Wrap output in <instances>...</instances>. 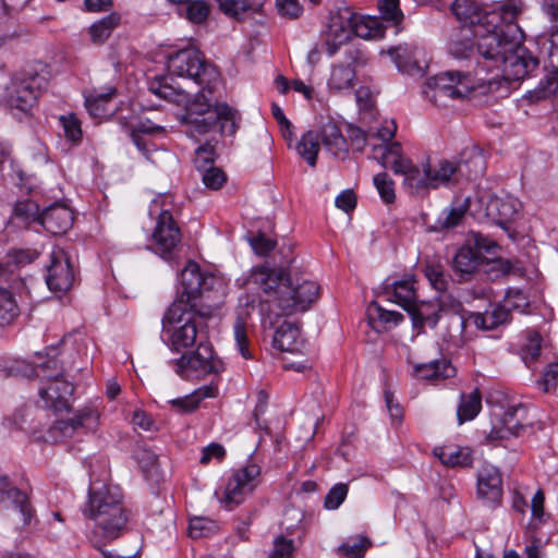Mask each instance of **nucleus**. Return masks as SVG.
Returning <instances> with one entry per match:
<instances>
[{
  "instance_id": "nucleus-14",
  "label": "nucleus",
  "mask_w": 558,
  "mask_h": 558,
  "mask_svg": "<svg viewBox=\"0 0 558 558\" xmlns=\"http://www.w3.org/2000/svg\"><path fill=\"white\" fill-rule=\"evenodd\" d=\"M352 37V10L343 8L329 17L325 38L326 51L329 57L338 52L339 48Z\"/></svg>"
},
{
  "instance_id": "nucleus-35",
  "label": "nucleus",
  "mask_w": 558,
  "mask_h": 558,
  "mask_svg": "<svg viewBox=\"0 0 558 558\" xmlns=\"http://www.w3.org/2000/svg\"><path fill=\"white\" fill-rule=\"evenodd\" d=\"M482 409V396L478 389H474L468 395H461V400L457 410L459 424L472 421Z\"/></svg>"
},
{
  "instance_id": "nucleus-40",
  "label": "nucleus",
  "mask_w": 558,
  "mask_h": 558,
  "mask_svg": "<svg viewBox=\"0 0 558 558\" xmlns=\"http://www.w3.org/2000/svg\"><path fill=\"white\" fill-rule=\"evenodd\" d=\"M165 129L160 125H156L150 121L141 122L132 132H131V138L134 143V145L137 147L140 151L143 153V155L149 159L148 153H149V142L146 141L144 135H150V134H157L162 133Z\"/></svg>"
},
{
  "instance_id": "nucleus-49",
  "label": "nucleus",
  "mask_w": 558,
  "mask_h": 558,
  "mask_svg": "<svg viewBox=\"0 0 558 558\" xmlns=\"http://www.w3.org/2000/svg\"><path fill=\"white\" fill-rule=\"evenodd\" d=\"M255 308L256 298L248 293L242 294L235 310L234 324L248 326Z\"/></svg>"
},
{
  "instance_id": "nucleus-37",
  "label": "nucleus",
  "mask_w": 558,
  "mask_h": 558,
  "mask_svg": "<svg viewBox=\"0 0 558 558\" xmlns=\"http://www.w3.org/2000/svg\"><path fill=\"white\" fill-rule=\"evenodd\" d=\"M320 138L324 146L335 156L347 150L345 138L342 136L340 129L332 122L324 124Z\"/></svg>"
},
{
  "instance_id": "nucleus-50",
  "label": "nucleus",
  "mask_w": 558,
  "mask_h": 558,
  "mask_svg": "<svg viewBox=\"0 0 558 558\" xmlns=\"http://www.w3.org/2000/svg\"><path fill=\"white\" fill-rule=\"evenodd\" d=\"M481 268H483L490 280H496L511 271V264L507 259L496 257L488 258L484 256V263Z\"/></svg>"
},
{
  "instance_id": "nucleus-42",
  "label": "nucleus",
  "mask_w": 558,
  "mask_h": 558,
  "mask_svg": "<svg viewBox=\"0 0 558 558\" xmlns=\"http://www.w3.org/2000/svg\"><path fill=\"white\" fill-rule=\"evenodd\" d=\"M470 317L465 318L460 313H453L448 317L447 337L456 345L463 344L468 337L465 335V328L470 322Z\"/></svg>"
},
{
  "instance_id": "nucleus-33",
  "label": "nucleus",
  "mask_w": 558,
  "mask_h": 558,
  "mask_svg": "<svg viewBox=\"0 0 558 558\" xmlns=\"http://www.w3.org/2000/svg\"><path fill=\"white\" fill-rule=\"evenodd\" d=\"M218 388L217 386L209 384L202 386L194 390L192 393L184 396L182 398L173 399L170 403L182 410L183 412L194 411L202 400L206 398H215L217 396Z\"/></svg>"
},
{
  "instance_id": "nucleus-19",
  "label": "nucleus",
  "mask_w": 558,
  "mask_h": 558,
  "mask_svg": "<svg viewBox=\"0 0 558 558\" xmlns=\"http://www.w3.org/2000/svg\"><path fill=\"white\" fill-rule=\"evenodd\" d=\"M272 345L281 352H302L305 343L295 323L283 322L276 328Z\"/></svg>"
},
{
  "instance_id": "nucleus-25",
  "label": "nucleus",
  "mask_w": 558,
  "mask_h": 558,
  "mask_svg": "<svg viewBox=\"0 0 558 558\" xmlns=\"http://www.w3.org/2000/svg\"><path fill=\"white\" fill-rule=\"evenodd\" d=\"M0 494L2 501H11L14 508L20 511L24 524H29L33 509L28 502L27 495L15 487H11L8 477L2 475H0Z\"/></svg>"
},
{
  "instance_id": "nucleus-5",
  "label": "nucleus",
  "mask_w": 558,
  "mask_h": 558,
  "mask_svg": "<svg viewBox=\"0 0 558 558\" xmlns=\"http://www.w3.org/2000/svg\"><path fill=\"white\" fill-rule=\"evenodd\" d=\"M493 69L500 70L494 62L484 60L477 63V68L472 75L461 71H445L428 78L423 88L425 97L438 107L448 106L450 100H462L470 96L477 85L490 83V80L480 77L482 72H488Z\"/></svg>"
},
{
  "instance_id": "nucleus-44",
  "label": "nucleus",
  "mask_w": 558,
  "mask_h": 558,
  "mask_svg": "<svg viewBox=\"0 0 558 558\" xmlns=\"http://www.w3.org/2000/svg\"><path fill=\"white\" fill-rule=\"evenodd\" d=\"M367 317L369 323L379 322L386 325H398L403 320V315L396 311H387L383 308L378 303L372 302L367 307Z\"/></svg>"
},
{
  "instance_id": "nucleus-8",
  "label": "nucleus",
  "mask_w": 558,
  "mask_h": 558,
  "mask_svg": "<svg viewBox=\"0 0 558 558\" xmlns=\"http://www.w3.org/2000/svg\"><path fill=\"white\" fill-rule=\"evenodd\" d=\"M47 71L26 69L15 73L5 87L4 101L11 113L19 120L32 114L37 98L48 86Z\"/></svg>"
},
{
  "instance_id": "nucleus-2",
  "label": "nucleus",
  "mask_w": 558,
  "mask_h": 558,
  "mask_svg": "<svg viewBox=\"0 0 558 558\" xmlns=\"http://www.w3.org/2000/svg\"><path fill=\"white\" fill-rule=\"evenodd\" d=\"M523 11L521 1H508L499 10L486 12L475 0H454L451 12L477 38V53L502 66L508 82L523 80L537 66V60L522 45L523 32L515 23Z\"/></svg>"
},
{
  "instance_id": "nucleus-20",
  "label": "nucleus",
  "mask_w": 558,
  "mask_h": 558,
  "mask_svg": "<svg viewBox=\"0 0 558 558\" xmlns=\"http://www.w3.org/2000/svg\"><path fill=\"white\" fill-rule=\"evenodd\" d=\"M429 171V185L433 190L440 186H448L458 181L462 173V163L448 159H440L435 163H427Z\"/></svg>"
},
{
  "instance_id": "nucleus-27",
  "label": "nucleus",
  "mask_w": 558,
  "mask_h": 558,
  "mask_svg": "<svg viewBox=\"0 0 558 558\" xmlns=\"http://www.w3.org/2000/svg\"><path fill=\"white\" fill-rule=\"evenodd\" d=\"M408 313L412 318L413 327L417 329V333L422 332L426 326L435 328L441 317V313L438 311L436 302H423L421 304L415 303Z\"/></svg>"
},
{
  "instance_id": "nucleus-51",
  "label": "nucleus",
  "mask_w": 558,
  "mask_h": 558,
  "mask_svg": "<svg viewBox=\"0 0 558 558\" xmlns=\"http://www.w3.org/2000/svg\"><path fill=\"white\" fill-rule=\"evenodd\" d=\"M373 182L383 202L392 204L396 199L392 179L386 172H381L374 177Z\"/></svg>"
},
{
  "instance_id": "nucleus-53",
  "label": "nucleus",
  "mask_w": 558,
  "mask_h": 558,
  "mask_svg": "<svg viewBox=\"0 0 558 558\" xmlns=\"http://www.w3.org/2000/svg\"><path fill=\"white\" fill-rule=\"evenodd\" d=\"M549 41L548 64L553 70L554 76L547 80V86L545 89H548V92H555L558 87V34L551 35Z\"/></svg>"
},
{
  "instance_id": "nucleus-46",
  "label": "nucleus",
  "mask_w": 558,
  "mask_h": 558,
  "mask_svg": "<svg viewBox=\"0 0 558 558\" xmlns=\"http://www.w3.org/2000/svg\"><path fill=\"white\" fill-rule=\"evenodd\" d=\"M19 307L11 291L0 288V325H8L17 316Z\"/></svg>"
},
{
  "instance_id": "nucleus-29",
  "label": "nucleus",
  "mask_w": 558,
  "mask_h": 558,
  "mask_svg": "<svg viewBox=\"0 0 558 558\" xmlns=\"http://www.w3.org/2000/svg\"><path fill=\"white\" fill-rule=\"evenodd\" d=\"M414 374L422 379L439 380L452 377L456 369L448 360L441 359L415 365Z\"/></svg>"
},
{
  "instance_id": "nucleus-22",
  "label": "nucleus",
  "mask_w": 558,
  "mask_h": 558,
  "mask_svg": "<svg viewBox=\"0 0 558 558\" xmlns=\"http://www.w3.org/2000/svg\"><path fill=\"white\" fill-rule=\"evenodd\" d=\"M520 208L518 199L506 196H490L486 204V216L499 225L507 223L513 220Z\"/></svg>"
},
{
  "instance_id": "nucleus-63",
  "label": "nucleus",
  "mask_w": 558,
  "mask_h": 558,
  "mask_svg": "<svg viewBox=\"0 0 558 558\" xmlns=\"http://www.w3.org/2000/svg\"><path fill=\"white\" fill-rule=\"evenodd\" d=\"M348 495V486L339 483L335 485L325 497V507L329 510H336L344 501Z\"/></svg>"
},
{
  "instance_id": "nucleus-30",
  "label": "nucleus",
  "mask_w": 558,
  "mask_h": 558,
  "mask_svg": "<svg viewBox=\"0 0 558 558\" xmlns=\"http://www.w3.org/2000/svg\"><path fill=\"white\" fill-rule=\"evenodd\" d=\"M120 23L121 16L117 12H112L97 20L87 29L90 43L94 45L105 44Z\"/></svg>"
},
{
  "instance_id": "nucleus-58",
  "label": "nucleus",
  "mask_w": 558,
  "mask_h": 558,
  "mask_svg": "<svg viewBox=\"0 0 558 558\" xmlns=\"http://www.w3.org/2000/svg\"><path fill=\"white\" fill-rule=\"evenodd\" d=\"M425 276L437 291H445L448 287V276L440 265H427Z\"/></svg>"
},
{
  "instance_id": "nucleus-18",
  "label": "nucleus",
  "mask_w": 558,
  "mask_h": 558,
  "mask_svg": "<svg viewBox=\"0 0 558 558\" xmlns=\"http://www.w3.org/2000/svg\"><path fill=\"white\" fill-rule=\"evenodd\" d=\"M501 496V475L498 469L490 464L483 465L477 474V497L487 504H496Z\"/></svg>"
},
{
  "instance_id": "nucleus-21",
  "label": "nucleus",
  "mask_w": 558,
  "mask_h": 558,
  "mask_svg": "<svg viewBox=\"0 0 558 558\" xmlns=\"http://www.w3.org/2000/svg\"><path fill=\"white\" fill-rule=\"evenodd\" d=\"M415 281L412 276H405L400 280L386 284L387 300L397 303L407 312L416 303Z\"/></svg>"
},
{
  "instance_id": "nucleus-64",
  "label": "nucleus",
  "mask_w": 558,
  "mask_h": 558,
  "mask_svg": "<svg viewBox=\"0 0 558 558\" xmlns=\"http://www.w3.org/2000/svg\"><path fill=\"white\" fill-rule=\"evenodd\" d=\"M294 544L292 539L278 536L274 541V549L269 554V558H292Z\"/></svg>"
},
{
  "instance_id": "nucleus-47",
  "label": "nucleus",
  "mask_w": 558,
  "mask_h": 558,
  "mask_svg": "<svg viewBox=\"0 0 558 558\" xmlns=\"http://www.w3.org/2000/svg\"><path fill=\"white\" fill-rule=\"evenodd\" d=\"M471 35V29H462L460 35L451 40L450 52L456 59L470 58L474 53Z\"/></svg>"
},
{
  "instance_id": "nucleus-16",
  "label": "nucleus",
  "mask_w": 558,
  "mask_h": 558,
  "mask_svg": "<svg viewBox=\"0 0 558 558\" xmlns=\"http://www.w3.org/2000/svg\"><path fill=\"white\" fill-rule=\"evenodd\" d=\"M214 280L213 276H204L199 266L194 262H189L180 275L181 291L177 299L187 301L194 308H197L196 300L203 291L208 290L209 282Z\"/></svg>"
},
{
  "instance_id": "nucleus-17",
  "label": "nucleus",
  "mask_w": 558,
  "mask_h": 558,
  "mask_svg": "<svg viewBox=\"0 0 558 558\" xmlns=\"http://www.w3.org/2000/svg\"><path fill=\"white\" fill-rule=\"evenodd\" d=\"M73 211L64 204L54 203L46 207L39 217V223L51 234L59 235L71 229Z\"/></svg>"
},
{
  "instance_id": "nucleus-3",
  "label": "nucleus",
  "mask_w": 558,
  "mask_h": 558,
  "mask_svg": "<svg viewBox=\"0 0 558 558\" xmlns=\"http://www.w3.org/2000/svg\"><path fill=\"white\" fill-rule=\"evenodd\" d=\"M265 294V303L278 310L276 315H291L306 311L317 299L319 287L315 281L292 283L281 271L266 266L256 267L247 279Z\"/></svg>"
},
{
  "instance_id": "nucleus-36",
  "label": "nucleus",
  "mask_w": 558,
  "mask_h": 558,
  "mask_svg": "<svg viewBox=\"0 0 558 558\" xmlns=\"http://www.w3.org/2000/svg\"><path fill=\"white\" fill-rule=\"evenodd\" d=\"M116 88L109 86L105 92L93 90L85 97V106L94 118H101L107 114V105L116 95Z\"/></svg>"
},
{
  "instance_id": "nucleus-61",
  "label": "nucleus",
  "mask_w": 558,
  "mask_h": 558,
  "mask_svg": "<svg viewBox=\"0 0 558 558\" xmlns=\"http://www.w3.org/2000/svg\"><path fill=\"white\" fill-rule=\"evenodd\" d=\"M558 385V363H549L537 380V386L544 392L556 389Z\"/></svg>"
},
{
  "instance_id": "nucleus-57",
  "label": "nucleus",
  "mask_w": 558,
  "mask_h": 558,
  "mask_svg": "<svg viewBox=\"0 0 558 558\" xmlns=\"http://www.w3.org/2000/svg\"><path fill=\"white\" fill-rule=\"evenodd\" d=\"M60 123L63 128L65 137L72 143H78L82 138L81 122L75 114L60 117Z\"/></svg>"
},
{
  "instance_id": "nucleus-55",
  "label": "nucleus",
  "mask_w": 558,
  "mask_h": 558,
  "mask_svg": "<svg viewBox=\"0 0 558 558\" xmlns=\"http://www.w3.org/2000/svg\"><path fill=\"white\" fill-rule=\"evenodd\" d=\"M468 244L472 246L474 252L480 253L482 256H484V254L494 255L496 250L498 248L495 241L490 240L489 238L478 232L470 233Z\"/></svg>"
},
{
  "instance_id": "nucleus-1",
  "label": "nucleus",
  "mask_w": 558,
  "mask_h": 558,
  "mask_svg": "<svg viewBox=\"0 0 558 558\" xmlns=\"http://www.w3.org/2000/svg\"><path fill=\"white\" fill-rule=\"evenodd\" d=\"M167 69L169 75L187 78L202 86L193 99L184 88L160 81L151 83L149 87L158 97L185 107L182 123L190 137L205 135L217 125L221 135L235 134L239 114L229 105L214 99L213 92L220 74L215 65L205 61L199 50L185 48L171 53L167 60Z\"/></svg>"
},
{
  "instance_id": "nucleus-48",
  "label": "nucleus",
  "mask_w": 558,
  "mask_h": 558,
  "mask_svg": "<svg viewBox=\"0 0 558 558\" xmlns=\"http://www.w3.org/2000/svg\"><path fill=\"white\" fill-rule=\"evenodd\" d=\"M255 308L256 298L248 293L242 294L235 310L234 324L248 326Z\"/></svg>"
},
{
  "instance_id": "nucleus-62",
  "label": "nucleus",
  "mask_w": 558,
  "mask_h": 558,
  "mask_svg": "<svg viewBox=\"0 0 558 558\" xmlns=\"http://www.w3.org/2000/svg\"><path fill=\"white\" fill-rule=\"evenodd\" d=\"M247 328L248 326L244 325H233V337L236 349L239 353L242 355V357H244L245 360L252 359V353L248 349Z\"/></svg>"
},
{
  "instance_id": "nucleus-11",
  "label": "nucleus",
  "mask_w": 558,
  "mask_h": 558,
  "mask_svg": "<svg viewBox=\"0 0 558 558\" xmlns=\"http://www.w3.org/2000/svg\"><path fill=\"white\" fill-rule=\"evenodd\" d=\"M262 468L253 459L230 475L219 501L230 509L244 501L260 484Z\"/></svg>"
},
{
  "instance_id": "nucleus-26",
  "label": "nucleus",
  "mask_w": 558,
  "mask_h": 558,
  "mask_svg": "<svg viewBox=\"0 0 558 558\" xmlns=\"http://www.w3.org/2000/svg\"><path fill=\"white\" fill-rule=\"evenodd\" d=\"M470 319L477 329L493 330L508 323L510 314L504 304H495L489 306L483 313H474L470 315Z\"/></svg>"
},
{
  "instance_id": "nucleus-60",
  "label": "nucleus",
  "mask_w": 558,
  "mask_h": 558,
  "mask_svg": "<svg viewBox=\"0 0 558 558\" xmlns=\"http://www.w3.org/2000/svg\"><path fill=\"white\" fill-rule=\"evenodd\" d=\"M507 312L510 314L511 311L524 312L529 305L526 295L521 290H509L502 301Z\"/></svg>"
},
{
  "instance_id": "nucleus-59",
  "label": "nucleus",
  "mask_w": 558,
  "mask_h": 558,
  "mask_svg": "<svg viewBox=\"0 0 558 558\" xmlns=\"http://www.w3.org/2000/svg\"><path fill=\"white\" fill-rule=\"evenodd\" d=\"M201 172L203 182L208 189L218 190L227 181V175L220 168L210 166Z\"/></svg>"
},
{
  "instance_id": "nucleus-6",
  "label": "nucleus",
  "mask_w": 558,
  "mask_h": 558,
  "mask_svg": "<svg viewBox=\"0 0 558 558\" xmlns=\"http://www.w3.org/2000/svg\"><path fill=\"white\" fill-rule=\"evenodd\" d=\"M198 311L187 301L175 299L161 319V338L173 352L192 348L197 339Z\"/></svg>"
},
{
  "instance_id": "nucleus-10",
  "label": "nucleus",
  "mask_w": 558,
  "mask_h": 558,
  "mask_svg": "<svg viewBox=\"0 0 558 558\" xmlns=\"http://www.w3.org/2000/svg\"><path fill=\"white\" fill-rule=\"evenodd\" d=\"M169 196H162L151 202L150 216H156V227L153 232L151 250L161 258L170 260L181 243V231L168 208H162L163 201Z\"/></svg>"
},
{
  "instance_id": "nucleus-38",
  "label": "nucleus",
  "mask_w": 558,
  "mask_h": 558,
  "mask_svg": "<svg viewBox=\"0 0 558 558\" xmlns=\"http://www.w3.org/2000/svg\"><path fill=\"white\" fill-rule=\"evenodd\" d=\"M320 149L319 137L313 131L304 133L296 144L298 154L308 163L310 167L316 166L317 156Z\"/></svg>"
},
{
  "instance_id": "nucleus-39",
  "label": "nucleus",
  "mask_w": 558,
  "mask_h": 558,
  "mask_svg": "<svg viewBox=\"0 0 558 558\" xmlns=\"http://www.w3.org/2000/svg\"><path fill=\"white\" fill-rule=\"evenodd\" d=\"M418 49L416 47H409L408 45H399L388 50V53L393 59L397 66L402 71H420L421 66L416 60H412L416 56Z\"/></svg>"
},
{
  "instance_id": "nucleus-23",
  "label": "nucleus",
  "mask_w": 558,
  "mask_h": 558,
  "mask_svg": "<svg viewBox=\"0 0 558 558\" xmlns=\"http://www.w3.org/2000/svg\"><path fill=\"white\" fill-rule=\"evenodd\" d=\"M97 424V411L92 408H84L80 410L74 417L56 422L53 430L59 432L64 437H72L78 427L93 430L96 428Z\"/></svg>"
},
{
  "instance_id": "nucleus-7",
  "label": "nucleus",
  "mask_w": 558,
  "mask_h": 558,
  "mask_svg": "<svg viewBox=\"0 0 558 558\" xmlns=\"http://www.w3.org/2000/svg\"><path fill=\"white\" fill-rule=\"evenodd\" d=\"M57 361L50 359L43 363L29 364L25 361H14L9 369V375L39 377L47 379L49 385L39 389V396L45 401L47 408L53 409L56 412L68 411L70 409V398L73 395V384L66 381L59 376V372L54 374L48 373V369L57 368Z\"/></svg>"
},
{
  "instance_id": "nucleus-56",
  "label": "nucleus",
  "mask_w": 558,
  "mask_h": 558,
  "mask_svg": "<svg viewBox=\"0 0 558 558\" xmlns=\"http://www.w3.org/2000/svg\"><path fill=\"white\" fill-rule=\"evenodd\" d=\"M378 11L381 19L392 22L396 25L403 20L399 0H378Z\"/></svg>"
},
{
  "instance_id": "nucleus-41",
  "label": "nucleus",
  "mask_w": 558,
  "mask_h": 558,
  "mask_svg": "<svg viewBox=\"0 0 558 558\" xmlns=\"http://www.w3.org/2000/svg\"><path fill=\"white\" fill-rule=\"evenodd\" d=\"M465 210L463 206L445 208L430 228L432 231L439 232L458 227L464 218Z\"/></svg>"
},
{
  "instance_id": "nucleus-32",
  "label": "nucleus",
  "mask_w": 558,
  "mask_h": 558,
  "mask_svg": "<svg viewBox=\"0 0 558 558\" xmlns=\"http://www.w3.org/2000/svg\"><path fill=\"white\" fill-rule=\"evenodd\" d=\"M363 39H376L384 35V29L376 17L364 16L352 11V36Z\"/></svg>"
},
{
  "instance_id": "nucleus-28",
  "label": "nucleus",
  "mask_w": 558,
  "mask_h": 558,
  "mask_svg": "<svg viewBox=\"0 0 558 558\" xmlns=\"http://www.w3.org/2000/svg\"><path fill=\"white\" fill-rule=\"evenodd\" d=\"M434 454L447 466H468L472 463L471 450L453 444L435 448Z\"/></svg>"
},
{
  "instance_id": "nucleus-34",
  "label": "nucleus",
  "mask_w": 558,
  "mask_h": 558,
  "mask_svg": "<svg viewBox=\"0 0 558 558\" xmlns=\"http://www.w3.org/2000/svg\"><path fill=\"white\" fill-rule=\"evenodd\" d=\"M221 12L234 20H242L247 12L260 13L263 4L254 0H216Z\"/></svg>"
},
{
  "instance_id": "nucleus-9",
  "label": "nucleus",
  "mask_w": 558,
  "mask_h": 558,
  "mask_svg": "<svg viewBox=\"0 0 558 558\" xmlns=\"http://www.w3.org/2000/svg\"><path fill=\"white\" fill-rule=\"evenodd\" d=\"M372 157L384 168H390L396 174H402L404 177L403 187L410 194L421 195L432 189L427 163L422 168L413 165L409 158L402 155L399 143L395 142L390 146L374 145Z\"/></svg>"
},
{
  "instance_id": "nucleus-12",
  "label": "nucleus",
  "mask_w": 558,
  "mask_h": 558,
  "mask_svg": "<svg viewBox=\"0 0 558 558\" xmlns=\"http://www.w3.org/2000/svg\"><path fill=\"white\" fill-rule=\"evenodd\" d=\"M175 374L182 378L203 377L223 371L222 361L216 356L209 343H199L197 349L172 361Z\"/></svg>"
},
{
  "instance_id": "nucleus-52",
  "label": "nucleus",
  "mask_w": 558,
  "mask_h": 558,
  "mask_svg": "<svg viewBox=\"0 0 558 558\" xmlns=\"http://www.w3.org/2000/svg\"><path fill=\"white\" fill-rule=\"evenodd\" d=\"M542 337L536 331H529L527 342L522 348V360L526 366L531 367L532 363L537 360L541 354Z\"/></svg>"
},
{
  "instance_id": "nucleus-4",
  "label": "nucleus",
  "mask_w": 558,
  "mask_h": 558,
  "mask_svg": "<svg viewBox=\"0 0 558 558\" xmlns=\"http://www.w3.org/2000/svg\"><path fill=\"white\" fill-rule=\"evenodd\" d=\"M121 488L112 484L90 483L82 514L93 522L92 534L106 541L118 538L126 529L129 511Z\"/></svg>"
},
{
  "instance_id": "nucleus-31",
  "label": "nucleus",
  "mask_w": 558,
  "mask_h": 558,
  "mask_svg": "<svg viewBox=\"0 0 558 558\" xmlns=\"http://www.w3.org/2000/svg\"><path fill=\"white\" fill-rule=\"evenodd\" d=\"M355 80L356 73L351 65L335 64L331 68L327 85L330 90L340 93L353 88Z\"/></svg>"
},
{
  "instance_id": "nucleus-13",
  "label": "nucleus",
  "mask_w": 558,
  "mask_h": 558,
  "mask_svg": "<svg viewBox=\"0 0 558 558\" xmlns=\"http://www.w3.org/2000/svg\"><path fill=\"white\" fill-rule=\"evenodd\" d=\"M525 421L526 410L523 405H509L501 413L494 414L492 429L487 435V440L495 441L519 436L524 429Z\"/></svg>"
},
{
  "instance_id": "nucleus-15",
  "label": "nucleus",
  "mask_w": 558,
  "mask_h": 558,
  "mask_svg": "<svg viewBox=\"0 0 558 558\" xmlns=\"http://www.w3.org/2000/svg\"><path fill=\"white\" fill-rule=\"evenodd\" d=\"M74 272L69 257L62 248H53L47 266L46 282L51 291L65 292L73 283Z\"/></svg>"
},
{
  "instance_id": "nucleus-45",
  "label": "nucleus",
  "mask_w": 558,
  "mask_h": 558,
  "mask_svg": "<svg viewBox=\"0 0 558 558\" xmlns=\"http://www.w3.org/2000/svg\"><path fill=\"white\" fill-rule=\"evenodd\" d=\"M178 14L193 24H203L209 15V5L203 0H191L184 9H179Z\"/></svg>"
},
{
  "instance_id": "nucleus-54",
  "label": "nucleus",
  "mask_w": 558,
  "mask_h": 558,
  "mask_svg": "<svg viewBox=\"0 0 558 558\" xmlns=\"http://www.w3.org/2000/svg\"><path fill=\"white\" fill-rule=\"evenodd\" d=\"M369 546L371 541L367 537L357 536L340 545L338 550L349 558H362Z\"/></svg>"
},
{
  "instance_id": "nucleus-43",
  "label": "nucleus",
  "mask_w": 558,
  "mask_h": 558,
  "mask_svg": "<svg viewBox=\"0 0 558 558\" xmlns=\"http://www.w3.org/2000/svg\"><path fill=\"white\" fill-rule=\"evenodd\" d=\"M39 217H41L39 206L32 199L19 201L13 208V218L23 225L39 222Z\"/></svg>"
},
{
  "instance_id": "nucleus-24",
  "label": "nucleus",
  "mask_w": 558,
  "mask_h": 558,
  "mask_svg": "<svg viewBox=\"0 0 558 558\" xmlns=\"http://www.w3.org/2000/svg\"><path fill=\"white\" fill-rule=\"evenodd\" d=\"M483 263L484 256L466 244L456 253L452 267L461 279H468L481 268Z\"/></svg>"
}]
</instances>
